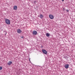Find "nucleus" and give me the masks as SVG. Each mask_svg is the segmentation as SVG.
I'll return each mask as SVG.
<instances>
[{
	"label": "nucleus",
	"mask_w": 75,
	"mask_h": 75,
	"mask_svg": "<svg viewBox=\"0 0 75 75\" xmlns=\"http://www.w3.org/2000/svg\"><path fill=\"white\" fill-rule=\"evenodd\" d=\"M5 23L7 24H10V21L7 19H5Z\"/></svg>",
	"instance_id": "f257e3e1"
},
{
	"label": "nucleus",
	"mask_w": 75,
	"mask_h": 75,
	"mask_svg": "<svg viewBox=\"0 0 75 75\" xmlns=\"http://www.w3.org/2000/svg\"><path fill=\"white\" fill-rule=\"evenodd\" d=\"M49 17L50 18V19H52L54 18V16L53 15L51 14H50L49 15Z\"/></svg>",
	"instance_id": "f03ea898"
},
{
	"label": "nucleus",
	"mask_w": 75,
	"mask_h": 75,
	"mask_svg": "<svg viewBox=\"0 0 75 75\" xmlns=\"http://www.w3.org/2000/svg\"><path fill=\"white\" fill-rule=\"evenodd\" d=\"M37 34V32L35 30H33V35H36Z\"/></svg>",
	"instance_id": "7ed1b4c3"
},
{
	"label": "nucleus",
	"mask_w": 75,
	"mask_h": 75,
	"mask_svg": "<svg viewBox=\"0 0 75 75\" xmlns=\"http://www.w3.org/2000/svg\"><path fill=\"white\" fill-rule=\"evenodd\" d=\"M42 52L44 53V54H47V52L45 50H42Z\"/></svg>",
	"instance_id": "20e7f679"
},
{
	"label": "nucleus",
	"mask_w": 75,
	"mask_h": 75,
	"mask_svg": "<svg viewBox=\"0 0 75 75\" xmlns=\"http://www.w3.org/2000/svg\"><path fill=\"white\" fill-rule=\"evenodd\" d=\"M12 63H13V62L11 61H10L7 63V64L8 65H11Z\"/></svg>",
	"instance_id": "39448f33"
},
{
	"label": "nucleus",
	"mask_w": 75,
	"mask_h": 75,
	"mask_svg": "<svg viewBox=\"0 0 75 75\" xmlns=\"http://www.w3.org/2000/svg\"><path fill=\"white\" fill-rule=\"evenodd\" d=\"M13 10H17V6H15L13 7Z\"/></svg>",
	"instance_id": "423d86ee"
},
{
	"label": "nucleus",
	"mask_w": 75,
	"mask_h": 75,
	"mask_svg": "<svg viewBox=\"0 0 75 75\" xmlns=\"http://www.w3.org/2000/svg\"><path fill=\"white\" fill-rule=\"evenodd\" d=\"M17 32L19 34H20L21 33V30H20V29H18L17 30Z\"/></svg>",
	"instance_id": "0eeeda50"
},
{
	"label": "nucleus",
	"mask_w": 75,
	"mask_h": 75,
	"mask_svg": "<svg viewBox=\"0 0 75 75\" xmlns=\"http://www.w3.org/2000/svg\"><path fill=\"white\" fill-rule=\"evenodd\" d=\"M65 68H66V69H67V68H69V64H66L65 65Z\"/></svg>",
	"instance_id": "6e6552de"
},
{
	"label": "nucleus",
	"mask_w": 75,
	"mask_h": 75,
	"mask_svg": "<svg viewBox=\"0 0 75 75\" xmlns=\"http://www.w3.org/2000/svg\"><path fill=\"white\" fill-rule=\"evenodd\" d=\"M47 37H50V34L49 33H47L46 34Z\"/></svg>",
	"instance_id": "1a4fd4ad"
},
{
	"label": "nucleus",
	"mask_w": 75,
	"mask_h": 75,
	"mask_svg": "<svg viewBox=\"0 0 75 75\" xmlns=\"http://www.w3.org/2000/svg\"><path fill=\"white\" fill-rule=\"evenodd\" d=\"M44 17V16H43V15H42L41 14L40 15V18H42Z\"/></svg>",
	"instance_id": "9d476101"
},
{
	"label": "nucleus",
	"mask_w": 75,
	"mask_h": 75,
	"mask_svg": "<svg viewBox=\"0 0 75 75\" xmlns=\"http://www.w3.org/2000/svg\"><path fill=\"white\" fill-rule=\"evenodd\" d=\"M2 69V67H0V70H1Z\"/></svg>",
	"instance_id": "9b49d317"
},
{
	"label": "nucleus",
	"mask_w": 75,
	"mask_h": 75,
	"mask_svg": "<svg viewBox=\"0 0 75 75\" xmlns=\"http://www.w3.org/2000/svg\"><path fill=\"white\" fill-rule=\"evenodd\" d=\"M67 12H68L69 11V10H67Z\"/></svg>",
	"instance_id": "f8f14e48"
},
{
	"label": "nucleus",
	"mask_w": 75,
	"mask_h": 75,
	"mask_svg": "<svg viewBox=\"0 0 75 75\" xmlns=\"http://www.w3.org/2000/svg\"><path fill=\"white\" fill-rule=\"evenodd\" d=\"M21 38H23V36H22V37H21Z\"/></svg>",
	"instance_id": "ddd939ff"
},
{
	"label": "nucleus",
	"mask_w": 75,
	"mask_h": 75,
	"mask_svg": "<svg viewBox=\"0 0 75 75\" xmlns=\"http://www.w3.org/2000/svg\"><path fill=\"white\" fill-rule=\"evenodd\" d=\"M64 0H62V1H64Z\"/></svg>",
	"instance_id": "4468645a"
},
{
	"label": "nucleus",
	"mask_w": 75,
	"mask_h": 75,
	"mask_svg": "<svg viewBox=\"0 0 75 75\" xmlns=\"http://www.w3.org/2000/svg\"><path fill=\"white\" fill-rule=\"evenodd\" d=\"M29 61H30V62H31V61H30V59H29Z\"/></svg>",
	"instance_id": "2eb2a0df"
}]
</instances>
